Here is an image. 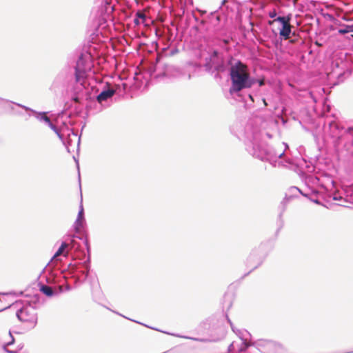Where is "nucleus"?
I'll use <instances>...</instances> for the list:
<instances>
[{"instance_id": "nucleus-35", "label": "nucleus", "mask_w": 353, "mask_h": 353, "mask_svg": "<svg viewBox=\"0 0 353 353\" xmlns=\"http://www.w3.org/2000/svg\"><path fill=\"white\" fill-rule=\"evenodd\" d=\"M248 97L250 99V100H251L252 101H253V102L254 101V99H253V96H252L251 94H248Z\"/></svg>"}, {"instance_id": "nucleus-28", "label": "nucleus", "mask_w": 353, "mask_h": 353, "mask_svg": "<svg viewBox=\"0 0 353 353\" xmlns=\"http://www.w3.org/2000/svg\"><path fill=\"white\" fill-rule=\"evenodd\" d=\"M268 15L270 18L274 19H275L277 17H276L277 14H276V12L275 10L270 12Z\"/></svg>"}, {"instance_id": "nucleus-4", "label": "nucleus", "mask_w": 353, "mask_h": 353, "mask_svg": "<svg viewBox=\"0 0 353 353\" xmlns=\"http://www.w3.org/2000/svg\"><path fill=\"white\" fill-rule=\"evenodd\" d=\"M93 58L90 52H81L74 66L75 81L83 88L85 87L86 79L93 68Z\"/></svg>"}, {"instance_id": "nucleus-25", "label": "nucleus", "mask_w": 353, "mask_h": 353, "mask_svg": "<svg viewBox=\"0 0 353 353\" xmlns=\"http://www.w3.org/2000/svg\"><path fill=\"white\" fill-rule=\"evenodd\" d=\"M171 334L173 336H177V337L188 339H191V340L196 341H202V342L206 341V340L203 339L189 337V336H182V335H179V334Z\"/></svg>"}, {"instance_id": "nucleus-16", "label": "nucleus", "mask_w": 353, "mask_h": 353, "mask_svg": "<svg viewBox=\"0 0 353 353\" xmlns=\"http://www.w3.org/2000/svg\"><path fill=\"white\" fill-rule=\"evenodd\" d=\"M84 243L86 247V250H87L88 254V257H87L86 260H85L82 263V265L85 270L79 271V272L81 273V274L83 276V280L87 279V277L88 276V274H89L90 270V245L89 244V242H88V240L87 238H85L84 239Z\"/></svg>"}, {"instance_id": "nucleus-20", "label": "nucleus", "mask_w": 353, "mask_h": 353, "mask_svg": "<svg viewBox=\"0 0 353 353\" xmlns=\"http://www.w3.org/2000/svg\"><path fill=\"white\" fill-rule=\"evenodd\" d=\"M9 335L10 337V341L7 343H0V353L3 352H8V353H16L17 351L15 350H8L7 349V347L10 346L11 345L14 344V339L10 331H9Z\"/></svg>"}, {"instance_id": "nucleus-33", "label": "nucleus", "mask_w": 353, "mask_h": 353, "mask_svg": "<svg viewBox=\"0 0 353 353\" xmlns=\"http://www.w3.org/2000/svg\"><path fill=\"white\" fill-rule=\"evenodd\" d=\"M261 262H262V261H261V260L258 261H257V264H256V265H254V266L252 268V270H254L255 268H256L258 267V265H259L261 263Z\"/></svg>"}, {"instance_id": "nucleus-10", "label": "nucleus", "mask_w": 353, "mask_h": 353, "mask_svg": "<svg viewBox=\"0 0 353 353\" xmlns=\"http://www.w3.org/2000/svg\"><path fill=\"white\" fill-rule=\"evenodd\" d=\"M291 19V14L286 16H279L272 21H269V24L272 25L274 22H279L281 26L279 30V36L282 39L287 40L290 39L292 33V26L290 24Z\"/></svg>"}, {"instance_id": "nucleus-19", "label": "nucleus", "mask_w": 353, "mask_h": 353, "mask_svg": "<svg viewBox=\"0 0 353 353\" xmlns=\"http://www.w3.org/2000/svg\"><path fill=\"white\" fill-rule=\"evenodd\" d=\"M308 190L309 191H307V192H303L301 190H300L299 188H298L297 187H295V186H292L290 188V191L292 194H294L295 192H299L301 194H302L303 196L309 198L312 201L319 203L318 200L313 199L312 198L310 197L311 195H313V194L316 195L318 194V191L316 190L315 189H310V188H309Z\"/></svg>"}, {"instance_id": "nucleus-1", "label": "nucleus", "mask_w": 353, "mask_h": 353, "mask_svg": "<svg viewBox=\"0 0 353 353\" xmlns=\"http://www.w3.org/2000/svg\"><path fill=\"white\" fill-rule=\"evenodd\" d=\"M262 137L261 132L256 129H252L251 125L248 124L245 130L246 150L254 157L268 161L275 167L277 160L284 155L288 145L283 142L281 148L275 149L268 145H263L261 141Z\"/></svg>"}, {"instance_id": "nucleus-37", "label": "nucleus", "mask_w": 353, "mask_h": 353, "mask_svg": "<svg viewBox=\"0 0 353 353\" xmlns=\"http://www.w3.org/2000/svg\"><path fill=\"white\" fill-rule=\"evenodd\" d=\"M265 136H267L269 139H271V138H272V135H271V134H270L269 133H265Z\"/></svg>"}, {"instance_id": "nucleus-22", "label": "nucleus", "mask_w": 353, "mask_h": 353, "mask_svg": "<svg viewBox=\"0 0 353 353\" xmlns=\"http://www.w3.org/2000/svg\"><path fill=\"white\" fill-rule=\"evenodd\" d=\"M58 136L59 139L63 143H65V130H62L58 128L54 123L52 125L49 126Z\"/></svg>"}, {"instance_id": "nucleus-30", "label": "nucleus", "mask_w": 353, "mask_h": 353, "mask_svg": "<svg viewBox=\"0 0 353 353\" xmlns=\"http://www.w3.org/2000/svg\"><path fill=\"white\" fill-rule=\"evenodd\" d=\"M72 100L74 101L75 103H80V99L78 96L75 95L72 97Z\"/></svg>"}, {"instance_id": "nucleus-5", "label": "nucleus", "mask_w": 353, "mask_h": 353, "mask_svg": "<svg viewBox=\"0 0 353 353\" xmlns=\"http://www.w3.org/2000/svg\"><path fill=\"white\" fill-rule=\"evenodd\" d=\"M69 255H71L74 259H79L80 260L85 258L84 250L79 248V243L74 239H71L70 243L62 242L61 246L52 258L51 263H57L61 261V256L66 258Z\"/></svg>"}, {"instance_id": "nucleus-3", "label": "nucleus", "mask_w": 353, "mask_h": 353, "mask_svg": "<svg viewBox=\"0 0 353 353\" xmlns=\"http://www.w3.org/2000/svg\"><path fill=\"white\" fill-rule=\"evenodd\" d=\"M230 77L231 80V87L230 93L234 94L240 91L252 88L254 85L255 78L251 77L248 66L240 60L230 61Z\"/></svg>"}, {"instance_id": "nucleus-34", "label": "nucleus", "mask_w": 353, "mask_h": 353, "mask_svg": "<svg viewBox=\"0 0 353 353\" xmlns=\"http://www.w3.org/2000/svg\"><path fill=\"white\" fill-rule=\"evenodd\" d=\"M170 66H167V67H166V71L169 70H170ZM166 72H163V76H167L168 74H167V73H166Z\"/></svg>"}, {"instance_id": "nucleus-12", "label": "nucleus", "mask_w": 353, "mask_h": 353, "mask_svg": "<svg viewBox=\"0 0 353 353\" xmlns=\"http://www.w3.org/2000/svg\"><path fill=\"white\" fill-rule=\"evenodd\" d=\"M47 282L49 284H57L60 283L61 281L57 276H51L50 277L47 279ZM39 290L43 294L49 297L52 296L54 295H57L63 292V285L60 284L55 285L54 287L42 284L40 285Z\"/></svg>"}, {"instance_id": "nucleus-21", "label": "nucleus", "mask_w": 353, "mask_h": 353, "mask_svg": "<svg viewBox=\"0 0 353 353\" xmlns=\"http://www.w3.org/2000/svg\"><path fill=\"white\" fill-rule=\"evenodd\" d=\"M66 131L68 132L69 129H66ZM70 133L68 132L65 134V135H67L68 138L67 139L65 138V143H63L65 146L68 152H70V147L72 144V139L70 137V135L72 134L74 138L77 137V134L74 133L72 130H70Z\"/></svg>"}, {"instance_id": "nucleus-29", "label": "nucleus", "mask_w": 353, "mask_h": 353, "mask_svg": "<svg viewBox=\"0 0 353 353\" xmlns=\"http://www.w3.org/2000/svg\"><path fill=\"white\" fill-rule=\"evenodd\" d=\"M68 269L71 272L77 271V268L76 265H73L72 263H70L68 265Z\"/></svg>"}, {"instance_id": "nucleus-27", "label": "nucleus", "mask_w": 353, "mask_h": 353, "mask_svg": "<svg viewBox=\"0 0 353 353\" xmlns=\"http://www.w3.org/2000/svg\"><path fill=\"white\" fill-rule=\"evenodd\" d=\"M255 80L254 84L258 83L259 87H262L265 85V80L263 79H258L255 78Z\"/></svg>"}, {"instance_id": "nucleus-7", "label": "nucleus", "mask_w": 353, "mask_h": 353, "mask_svg": "<svg viewBox=\"0 0 353 353\" xmlns=\"http://www.w3.org/2000/svg\"><path fill=\"white\" fill-rule=\"evenodd\" d=\"M115 92V90L111 88L109 83H107L103 90L97 96L96 99L88 102L87 108L90 109L92 105H94L96 110L93 113L101 112L104 108L103 103L111 99Z\"/></svg>"}, {"instance_id": "nucleus-32", "label": "nucleus", "mask_w": 353, "mask_h": 353, "mask_svg": "<svg viewBox=\"0 0 353 353\" xmlns=\"http://www.w3.org/2000/svg\"><path fill=\"white\" fill-rule=\"evenodd\" d=\"M198 12L200 13V15L201 17L204 16L207 12L205 10H198Z\"/></svg>"}, {"instance_id": "nucleus-17", "label": "nucleus", "mask_w": 353, "mask_h": 353, "mask_svg": "<svg viewBox=\"0 0 353 353\" xmlns=\"http://www.w3.org/2000/svg\"><path fill=\"white\" fill-rule=\"evenodd\" d=\"M221 21V15L218 12H212L208 14L205 20H201V23L204 24L208 22L215 30L219 29V26Z\"/></svg>"}, {"instance_id": "nucleus-36", "label": "nucleus", "mask_w": 353, "mask_h": 353, "mask_svg": "<svg viewBox=\"0 0 353 353\" xmlns=\"http://www.w3.org/2000/svg\"><path fill=\"white\" fill-rule=\"evenodd\" d=\"M262 101H263V103L264 104V106H268V103H267L265 99H262Z\"/></svg>"}, {"instance_id": "nucleus-15", "label": "nucleus", "mask_w": 353, "mask_h": 353, "mask_svg": "<svg viewBox=\"0 0 353 353\" xmlns=\"http://www.w3.org/2000/svg\"><path fill=\"white\" fill-rule=\"evenodd\" d=\"M345 198L339 195L337 193L333 194L332 199L334 201H344L353 204V184L345 186L343 189Z\"/></svg>"}, {"instance_id": "nucleus-24", "label": "nucleus", "mask_w": 353, "mask_h": 353, "mask_svg": "<svg viewBox=\"0 0 353 353\" xmlns=\"http://www.w3.org/2000/svg\"><path fill=\"white\" fill-rule=\"evenodd\" d=\"M351 32H353V26L350 25H343V28L338 30L340 34H345Z\"/></svg>"}, {"instance_id": "nucleus-39", "label": "nucleus", "mask_w": 353, "mask_h": 353, "mask_svg": "<svg viewBox=\"0 0 353 353\" xmlns=\"http://www.w3.org/2000/svg\"><path fill=\"white\" fill-rule=\"evenodd\" d=\"M309 94L311 96V97L312 98V99L314 100V101H316V100L313 98V96H312V93L310 92Z\"/></svg>"}, {"instance_id": "nucleus-42", "label": "nucleus", "mask_w": 353, "mask_h": 353, "mask_svg": "<svg viewBox=\"0 0 353 353\" xmlns=\"http://www.w3.org/2000/svg\"><path fill=\"white\" fill-rule=\"evenodd\" d=\"M62 279H63V280H65V276H62Z\"/></svg>"}, {"instance_id": "nucleus-40", "label": "nucleus", "mask_w": 353, "mask_h": 353, "mask_svg": "<svg viewBox=\"0 0 353 353\" xmlns=\"http://www.w3.org/2000/svg\"><path fill=\"white\" fill-rule=\"evenodd\" d=\"M79 143H80V137L78 138V140H77V145H79Z\"/></svg>"}, {"instance_id": "nucleus-31", "label": "nucleus", "mask_w": 353, "mask_h": 353, "mask_svg": "<svg viewBox=\"0 0 353 353\" xmlns=\"http://www.w3.org/2000/svg\"><path fill=\"white\" fill-rule=\"evenodd\" d=\"M254 258V254L253 253H252L249 258L248 259V263L250 264L251 263V261H252Z\"/></svg>"}, {"instance_id": "nucleus-8", "label": "nucleus", "mask_w": 353, "mask_h": 353, "mask_svg": "<svg viewBox=\"0 0 353 353\" xmlns=\"http://www.w3.org/2000/svg\"><path fill=\"white\" fill-rule=\"evenodd\" d=\"M204 66L208 71L212 70L216 72L224 71L225 65L221 54L216 50L210 52L208 56L205 58Z\"/></svg>"}, {"instance_id": "nucleus-38", "label": "nucleus", "mask_w": 353, "mask_h": 353, "mask_svg": "<svg viewBox=\"0 0 353 353\" xmlns=\"http://www.w3.org/2000/svg\"><path fill=\"white\" fill-rule=\"evenodd\" d=\"M65 290H70V286L69 285H67Z\"/></svg>"}, {"instance_id": "nucleus-18", "label": "nucleus", "mask_w": 353, "mask_h": 353, "mask_svg": "<svg viewBox=\"0 0 353 353\" xmlns=\"http://www.w3.org/2000/svg\"><path fill=\"white\" fill-rule=\"evenodd\" d=\"M85 223V220L84 217V210L82 203H81L79 207V211L77 215V218L74 222V230L77 232H80L81 229L83 228L84 225Z\"/></svg>"}, {"instance_id": "nucleus-2", "label": "nucleus", "mask_w": 353, "mask_h": 353, "mask_svg": "<svg viewBox=\"0 0 353 353\" xmlns=\"http://www.w3.org/2000/svg\"><path fill=\"white\" fill-rule=\"evenodd\" d=\"M331 108H324L322 117L324 118L323 133L325 137H330L336 148L343 145L348 152L353 148V127L345 128L340 123L336 113L330 112Z\"/></svg>"}, {"instance_id": "nucleus-13", "label": "nucleus", "mask_w": 353, "mask_h": 353, "mask_svg": "<svg viewBox=\"0 0 353 353\" xmlns=\"http://www.w3.org/2000/svg\"><path fill=\"white\" fill-rule=\"evenodd\" d=\"M67 83L66 74L65 72L59 73L52 81L50 90L54 92L59 91L65 88Z\"/></svg>"}, {"instance_id": "nucleus-6", "label": "nucleus", "mask_w": 353, "mask_h": 353, "mask_svg": "<svg viewBox=\"0 0 353 353\" xmlns=\"http://www.w3.org/2000/svg\"><path fill=\"white\" fill-rule=\"evenodd\" d=\"M16 316L18 319L27 323L29 328H34L37 323V303L25 302L22 306L17 310Z\"/></svg>"}, {"instance_id": "nucleus-9", "label": "nucleus", "mask_w": 353, "mask_h": 353, "mask_svg": "<svg viewBox=\"0 0 353 353\" xmlns=\"http://www.w3.org/2000/svg\"><path fill=\"white\" fill-rule=\"evenodd\" d=\"M253 346L263 353H283L284 351L282 345L270 340H259L253 342Z\"/></svg>"}, {"instance_id": "nucleus-26", "label": "nucleus", "mask_w": 353, "mask_h": 353, "mask_svg": "<svg viewBox=\"0 0 353 353\" xmlns=\"http://www.w3.org/2000/svg\"><path fill=\"white\" fill-rule=\"evenodd\" d=\"M228 351L230 352H236V342H232L229 346H228Z\"/></svg>"}, {"instance_id": "nucleus-41", "label": "nucleus", "mask_w": 353, "mask_h": 353, "mask_svg": "<svg viewBox=\"0 0 353 353\" xmlns=\"http://www.w3.org/2000/svg\"><path fill=\"white\" fill-rule=\"evenodd\" d=\"M22 348L21 346H18V350H21Z\"/></svg>"}, {"instance_id": "nucleus-14", "label": "nucleus", "mask_w": 353, "mask_h": 353, "mask_svg": "<svg viewBox=\"0 0 353 353\" xmlns=\"http://www.w3.org/2000/svg\"><path fill=\"white\" fill-rule=\"evenodd\" d=\"M17 105H18L19 107H21L23 109H24L26 111H31L34 116L35 117V118L39 120V121L41 122H43L45 123L48 126H50V125H52V122L51 121L50 119L48 117L47 115V112H37L27 106H25L23 105H21V104H19V103H16Z\"/></svg>"}, {"instance_id": "nucleus-23", "label": "nucleus", "mask_w": 353, "mask_h": 353, "mask_svg": "<svg viewBox=\"0 0 353 353\" xmlns=\"http://www.w3.org/2000/svg\"><path fill=\"white\" fill-rule=\"evenodd\" d=\"M146 19V15L141 12L138 11L136 13L135 17L134 19V23L136 26H139L141 23H143Z\"/></svg>"}, {"instance_id": "nucleus-11", "label": "nucleus", "mask_w": 353, "mask_h": 353, "mask_svg": "<svg viewBox=\"0 0 353 353\" xmlns=\"http://www.w3.org/2000/svg\"><path fill=\"white\" fill-rule=\"evenodd\" d=\"M228 321L230 323L231 328L234 332L236 334V335L241 339V343H238L236 342V352H245L249 347L253 346V343L249 342V339L251 337V334L247 330H235L233 326V324L230 319L228 318Z\"/></svg>"}]
</instances>
